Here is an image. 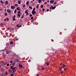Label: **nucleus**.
<instances>
[{
  "label": "nucleus",
  "mask_w": 76,
  "mask_h": 76,
  "mask_svg": "<svg viewBox=\"0 0 76 76\" xmlns=\"http://www.w3.org/2000/svg\"><path fill=\"white\" fill-rule=\"evenodd\" d=\"M63 73V71H62L61 72V73Z\"/></svg>",
  "instance_id": "obj_38"
},
{
  "label": "nucleus",
  "mask_w": 76,
  "mask_h": 76,
  "mask_svg": "<svg viewBox=\"0 0 76 76\" xmlns=\"http://www.w3.org/2000/svg\"><path fill=\"white\" fill-rule=\"evenodd\" d=\"M16 12H17V10H15L14 12V13H16Z\"/></svg>",
  "instance_id": "obj_19"
},
{
  "label": "nucleus",
  "mask_w": 76,
  "mask_h": 76,
  "mask_svg": "<svg viewBox=\"0 0 76 76\" xmlns=\"http://www.w3.org/2000/svg\"><path fill=\"white\" fill-rule=\"evenodd\" d=\"M17 10H20V9H19V7H18L17 8Z\"/></svg>",
  "instance_id": "obj_18"
},
{
  "label": "nucleus",
  "mask_w": 76,
  "mask_h": 76,
  "mask_svg": "<svg viewBox=\"0 0 76 76\" xmlns=\"http://www.w3.org/2000/svg\"><path fill=\"white\" fill-rule=\"evenodd\" d=\"M16 18V16L14 15L13 17V18Z\"/></svg>",
  "instance_id": "obj_37"
},
{
  "label": "nucleus",
  "mask_w": 76,
  "mask_h": 76,
  "mask_svg": "<svg viewBox=\"0 0 76 76\" xmlns=\"http://www.w3.org/2000/svg\"><path fill=\"white\" fill-rule=\"evenodd\" d=\"M6 3L7 4H9V3H8V1H6Z\"/></svg>",
  "instance_id": "obj_17"
},
{
  "label": "nucleus",
  "mask_w": 76,
  "mask_h": 76,
  "mask_svg": "<svg viewBox=\"0 0 76 76\" xmlns=\"http://www.w3.org/2000/svg\"><path fill=\"white\" fill-rule=\"evenodd\" d=\"M7 11L9 13H11V11L9 10H7Z\"/></svg>",
  "instance_id": "obj_6"
},
{
  "label": "nucleus",
  "mask_w": 76,
  "mask_h": 76,
  "mask_svg": "<svg viewBox=\"0 0 76 76\" xmlns=\"http://www.w3.org/2000/svg\"><path fill=\"white\" fill-rule=\"evenodd\" d=\"M7 20V21H8L9 20V18H7L6 19Z\"/></svg>",
  "instance_id": "obj_34"
},
{
  "label": "nucleus",
  "mask_w": 76,
  "mask_h": 76,
  "mask_svg": "<svg viewBox=\"0 0 76 76\" xmlns=\"http://www.w3.org/2000/svg\"><path fill=\"white\" fill-rule=\"evenodd\" d=\"M32 14H30V15L29 16L30 17H32Z\"/></svg>",
  "instance_id": "obj_36"
},
{
  "label": "nucleus",
  "mask_w": 76,
  "mask_h": 76,
  "mask_svg": "<svg viewBox=\"0 0 76 76\" xmlns=\"http://www.w3.org/2000/svg\"><path fill=\"white\" fill-rule=\"evenodd\" d=\"M22 27V26L21 25L19 26V27Z\"/></svg>",
  "instance_id": "obj_54"
},
{
  "label": "nucleus",
  "mask_w": 76,
  "mask_h": 76,
  "mask_svg": "<svg viewBox=\"0 0 76 76\" xmlns=\"http://www.w3.org/2000/svg\"><path fill=\"white\" fill-rule=\"evenodd\" d=\"M36 13V12L35 11H32V14L33 15H35V14Z\"/></svg>",
  "instance_id": "obj_3"
},
{
  "label": "nucleus",
  "mask_w": 76,
  "mask_h": 76,
  "mask_svg": "<svg viewBox=\"0 0 76 76\" xmlns=\"http://www.w3.org/2000/svg\"><path fill=\"white\" fill-rule=\"evenodd\" d=\"M10 62L11 63H12L13 62V61H10Z\"/></svg>",
  "instance_id": "obj_41"
},
{
  "label": "nucleus",
  "mask_w": 76,
  "mask_h": 76,
  "mask_svg": "<svg viewBox=\"0 0 76 76\" xmlns=\"http://www.w3.org/2000/svg\"><path fill=\"white\" fill-rule=\"evenodd\" d=\"M9 72H12V71H11V70H10V69H9Z\"/></svg>",
  "instance_id": "obj_29"
},
{
  "label": "nucleus",
  "mask_w": 76,
  "mask_h": 76,
  "mask_svg": "<svg viewBox=\"0 0 76 76\" xmlns=\"http://www.w3.org/2000/svg\"><path fill=\"white\" fill-rule=\"evenodd\" d=\"M0 67H1V66H0Z\"/></svg>",
  "instance_id": "obj_64"
},
{
  "label": "nucleus",
  "mask_w": 76,
  "mask_h": 76,
  "mask_svg": "<svg viewBox=\"0 0 76 76\" xmlns=\"http://www.w3.org/2000/svg\"><path fill=\"white\" fill-rule=\"evenodd\" d=\"M59 69H60V70H62V69H61V68H59Z\"/></svg>",
  "instance_id": "obj_46"
},
{
  "label": "nucleus",
  "mask_w": 76,
  "mask_h": 76,
  "mask_svg": "<svg viewBox=\"0 0 76 76\" xmlns=\"http://www.w3.org/2000/svg\"><path fill=\"white\" fill-rule=\"evenodd\" d=\"M41 8H42L44 7V6L43 5H41Z\"/></svg>",
  "instance_id": "obj_28"
},
{
  "label": "nucleus",
  "mask_w": 76,
  "mask_h": 76,
  "mask_svg": "<svg viewBox=\"0 0 76 76\" xmlns=\"http://www.w3.org/2000/svg\"><path fill=\"white\" fill-rule=\"evenodd\" d=\"M14 72H15V71H13V73H14Z\"/></svg>",
  "instance_id": "obj_61"
},
{
  "label": "nucleus",
  "mask_w": 76,
  "mask_h": 76,
  "mask_svg": "<svg viewBox=\"0 0 76 76\" xmlns=\"http://www.w3.org/2000/svg\"><path fill=\"white\" fill-rule=\"evenodd\" d=\"M28 61V62H30L31 61V60H29Z\"/></svg>",
  "instance_id": "obj_49"
},
{
  "label": "nucleus",
  "mask_w": 76,
  "mask_h": 76,
  "mask_svg": "<svg viewBox=\"0 0 76 76\" xmlns=\"http://www.w3.org/2000/svg\"><path fill=\"white\" fill-rule=\"evenodd\" d=\"M4 20L5 21H6V20H6V19H5Z\"/></svg>",
  "instance_id": "obj_48"
},
{
  "label": "nucleus",
  "mask_w": 76,
  "mask_h": 76,
  "mask_svg": "<svg viewBox=\"0 0 76 76\" xmlns=\"http://www.w3.org/2000/svg\"><path fill=\"white\" fill-rule=\"evenodd\" d=\"M10 28H8L7 29L8 30H10Z\"/></svg>",
  "instance_id": "obj_44"
},
{
  "label": "nucleus",
  "mask_w": 76,
  "mask_h": 76,
  "mask_svg": "<svg viewBox=\"0 0 76 76\" xmlns=\"http://www.w3.org/2000/svg\"><path fill=\"white\" fill-rule=\"evenodd\" d=\"M15 20H16V18H13V20L14 21H15Z\"/></svg>",
  "instance_id": "obj_24"
},
{
  "label": "nucleus",
  "mask_w": 76,
  "mask_h": 76,
  "mask_svg": "<svg viewBox=\"0 0 76 76\" xmlns=\"http://www.w3.org/2000/svg\"><path fill=\"white\" fill-rule=\"evenodd\" d=\"M37 76H39V75H38V74H37Z\"/></svg>",
  "instance_id": "obj_57"
},
{
  "label": "nucleus",
  "mask_w": 76,
  "mask_h": 76,
  "mask_svg": "<svg viewBox=\"0 0 76 76\" xmlns=\"http://www.w3.org/2000/svg\"><path fill=\"white\" fill-rule=\"evenodd\" d=\"M45 1V0H43V1Z\"/></svg>",
  "instance_id": "obj_63"
},
{
  "label": "nucleus",
  "mask_w": 76,
  "mask_h": 76,
  "mask_svg": "<svg viewBox=\"0 0 76 76\" xmlns=\"http://www.w3.org/2000/svg\"><path fill=\"white\" fill-rule=\"evenodd\" d=\"M48 3H47V2H45V3H44V4H47Z\"/></svg>",
  "instance_id": "obj_23"
},
{
  "label": "nucleus",
  "mask_w": 76,
  "mask_h": 76,
  "mask_svg": "<svg viewBox=\"0 0 76 76\" xmlns=\"http://www.w3.org/2000/svg\"><path fill=\"white\" fill-rule=\"evenodd\" d=\"M17 26L18 27H19V25H17Z\"/></svg>",
  "instance_id": "obj_51"
},
{
  "label": "nucleus",
  "mask_w": 76,
  "mask_h": 76,
  "mask_svg": "<svg viewBox=\"0 0 76 76\" xmlns=\"http://www.w3.org/2000/svg\"><path fill=\"white\" fill-rule=\"evenodd\" d=\"M49 1H47V2H48H48H49Z\"/></svg>",
  "instance_id": "obj_58"
},
{
  "label": "nucleus",
  "mask_w": 76,
  "mask_h": 76,
  "mask_svg": "<svg viewBox=\"0 0 76 76\" xmlns=\"http://www.w3.org/2000/svg\"><path fill=\"white\" fill-rule=\"evenodd\" d=\"M5 16H7V13H5Z\"/></svg>",
  "instance_id": "obj_26"
},
{
  "label": "nucleus",
  "mask_w": 76,
  "mask_h": 76,
  "mask_svg": "<svg viewBox=\"0 0 76 76\" xmlns=\"http://www.w3.org/2000/svg\"><path fill=\"white\" fill-rule=\"evenodd\" d=\"M30 3H33V1H31Z\"/></svg>",
  "instance_id": "obj_53"
},
{
  "label": "nucleus",
  "mask_w": 76,
  "mask_h": 76,
  "mask_svg": "<svg viewBox=\"0 0 76 76\" xmlns=\"http://www.w3.org/2000/svg\"><path fill=\"white\" fill-rule=\"evenodd\" d=\"M46 65H47V66H48L49 64V63L48 62H47L46 63Z\"/></svg>",
  "instance_id": "obj_14"
},
{
  "label": "nucleus",
  "mask_w": 76,
  "mask_h": 76,
  "mask_svg": "<svg viewBox=\"0 0 76 76\" xmlns=\"http://www.w3.org/2000/svg\"><path fill=\"white\" fill-rule=\"evenodd\" d=\"M45 69V68H42V70H44V69Z\"/></svg>",
  "instance_id": "obj_25"
},
{
  "label": "nucleus",
  "mask_w": 76,
  "mask_h": 76,
  "mask_svg": "<svg viewBox=\"0 0 76 76\" xmlns=\"http://www.w3.org/2000/svg\"><path fill=\"white\" fill-rule=\"evenodd\" d=\"M25 13L27 15H28V11L26 10Z\"/></svg>",
  "instance_id": "obj_9"
},
{
  "label": "nucleus",
  "mask_w": 76,
  "mask_h": 76,
  "mask_svg": "<svg viewBox=\"0 0 76 76\" xmlns=\"http://www.w3.org/2000/svg\"><path fill=\"white\" fill-rule=\"evenodd\" d=\"M56 7V6L53 7V6H52L50 7V9H52L53 10H54V9H55Z\"/></svg>",
  "instance_id": "obj_2"
},
{
  "label": "nucleus",
  "mask_w": 76,
  "mask_h": 76,
  "mask_svg": "<svg viewBox=\"0 0 76 76\" xmlns=\"http://www.w3.org/2000/svg\"><path fill=\"white\" fill-rule=\"evenodd\" d=\"M21 2V1H18V4H20V2Z\"/></svg>",
  "instance_id": "obj_10"
},
{
  "label": "nucleus",
  "mask_w": 76,
  "mask_h": 76,
  "mask_svg": "<svg viewBox=\"0 0 76 76\" xmlns=\"http://www.w3.org/2000/svg\"><path fill=\"white\" fill-rule=\"evenodd\" d=\"M0 2L1 3H3V4H4V2L3 1H2L1 0L0 1Z\"/></svg>",
  "instance_id": "obj_16"
},
{
  "label": "nucleus",
  "mask_w": 76,
  "mask_h": 76,
  "mask_svg": "<svg viewBox=\"0 0 76 76\" xmlns=\"http://www.w3.org/2000/svg\"><path fill=\"white\" fill-rule=\"evenodd\" d=\"M33 1H35V0H33Z\"/></svg>",
  "instance_id": "obj_62"
},
{
  "label": "nucleus",
  "mask_w": 76,
  "mask_h": 76,
  "mask_svg": "<svg viewBox=\"0 0 76 76\" xmlns=\"http://www.w3.org/2000/svg\"><path fill=\"white\" fill-rule=\"evenodd\" d=\"M0 10L1 11V10H2V9H0Z\"/></svg>",
  "instance_id": "obj_55"
},
{
  "label": "nucleus",
  "mask_w": 76,
  "mask_h": 76,
  "mask_svg": "<svg viewBox=\"0 0 76 76\" xmlns=\"http://www.w3.org/2000/svg\"><path fill=\"white\" fill-rule=\"evenodd\" d=\"M10 69H13V66H11L10 67Z\"/></svg>",
  "instance_id": "obj_31"
},
{
  "label": "nucleus",
  "mask_w": 76,
  "mask_h": 76,
  "mask_svg": "<svg viewBox=\"0 0 76 76\" xmlns=\"http://www.w3.org/2000/svg\"><path fill=\"white\" fill-rule=\"evenodd\" d=\"M60 65H61V63L60 64Z\"/></svg>",
  "instance_id": "obj_60"
},
{
  "label": "nucleus",
  "mask_w": 76,
  "mask_h": 76,
  "mask_svg": "<svg viewBox=\"0 0 76 76\" xmlns=\"http://www.w3.org/2000/svg\"><path fill=\"white\" fill-rule=\"evenodd\" d=\"M35 8L34 7L33 9V11H35Z\"/></svg>",
  "instance_id": "obj_30"
},
{
  "label": "nucleus",
  "mask_w": 76,
  "mask_h": 76,
  "mask_svg": "<svg viewBox=\"0 0 76 76\" xmlns=\"http://www.w3.org/2000/svg\"><path fill=\"white\" fill-rule=\"evenodd\" d=\"M23 18V16H22L21 17V18Z\"/></svg>",
  "instance_id": "obj_50"
},
{
  "label": "nucleus",
  "mask_w": 76,
  "mask_h": 76,
  "mask_svg": "<svg viewBox=\"0 0 76 76\" xmlns=\"http://www.w3.org/2000/svg\"><path fill=\"white\" fill-rule=\"evenodd\" d=\"M16 67H15L12 68V70L13 71H15V70H16Z\"/></svg>",
  "instance_id": "obj_5"
},
{
  "label": "nucleus",
  "mask_w": 76,
  "mask_h": 76,
  "mask_svg": "<svg viewBox=\"0 0 76 76\" xmlns=\"http://www.w3.org/2000/svg\"><path fill=\"white\" fill-rule=\"evenodd\" d=\"M39 8V5H37L36 6V8L37 9H38Z\"/></svg>",
  "instance_id": "obj_12"
},
{
  "label": "nucleus",
  "mask_w": 76,
  "mask_h": 76,
  "mask_svg": "<svg viewBox=\"0 0 76 76\" xmlns=\"http://www.w3.org/2000/svg\"><path fill=\"white\" fill-rule=\"evenodd\" d=\"M22 67H23V66L21 64L19 65V69H22Z\"/></svg>",
  "instance_id": "obj_4"
},
{
  "label": "nucleus",
  "mask_w": 76,
  "mask_h": 76,
  "mask_svg": "<svg viewBox=\"0 0 76 76\" xmlns=\"http://www.w3.org/2000/svg\"><path fill=\"white\" fill-rule=\"evenodd\" d=\"M6 52V54H9V52L8 51H7Z\"/></svg>",
  "instance_id": "obj_21"
},
{
  "label": "nucleus",
  "mask_w": 76,
  "mask_h": 76,
  "mask_svg": "<svg viewBox=\"0 0 76 76\" xmlns=\"http://www.w3.org/2000/svg\"><path fill=\"white\" fill-rule=\"evenodd\" d=\"M53 4H57V2H54Z\"/></svg>",
  "instance_id": "obj_35"
},
{
  "label": "nucleus",
  "mask_w": 76,
  "mask_h": 76,
  "mask_svg": "<svg viewBox=\"0 0 76 76\" xmlns=\"http://www.w3.org/2000/svg\"><path fill=\"white\" fill-rule=\"evenodd\" d=\"M17 13H18V16L20 17V15H22V14L21 13L20 11H18L17 12Z\"/></svg>",
  "instance_id": "obj_1"
},
{
  "label": "nucleus",
  "mask_w": 76,
  "mask_h": 76,
  "mask_svg": "<svg viewBox=\"0 0 76 76\" xmlns=\"http://www.w3.org/2000/svg\"><path fill=\"white\" fill-rule=\"evenodd\" d=\"M50 2L51 3V4H53V3L54 2V1L53 0H51L50 1Z\"/></svg>",
  "instance_id": "obj_7"
},
{
  "label": "nucleus",
  "mask_w": 76,
  "mask_h": 76,
  "mask_svg": "<svg viewBox=\"0 0 76 76\" xmlns=\"http://www.w3.org/2000/svg\"><path fill=\"white\" fill-rule=\"evenodd\" d=\"M10 44H11V45L13 44V42H10Z\"/></svg>",
  "instance_id": "obj_20"
},
{
  "label": "nucleus",
  "mask_w": 76,
  "mask_h": 76,
  "mask_svg": "<svg viewBox=\"0 0 76 76\" xmlns=\"http://www.w3.org/2000/svg\"><path fill=\"white\" fill-rule=\"evenodd\" d=\"M15 7H17V6H18V4H16L15 5Z\"/></svg>",
  "instance_id": "obj_22"
},
{
  "label": "nucleus",
  "mask_w": 76,
  "mask_h": 76,
  "mask_svg": "<svg viewBox=\"0 0 76 76\" xmlns=\"http://www.w3.org/2000/svg\"><path fill=\"white\" fill-rule=\"evenodd\" d=\"M34 19V17H31V19Z\"/></svg>",
  "instance_id": "obj_42"
},
{
  "label": "nucleus",
  "mask_w": 76,
  "mask_h": 76,
  "mask_svg": "<svg viewBox=\"0 0 76 76\" xmlns=\"http://www.w3.org/2000/svg\"><path fill=\"white\" fill-rule=\"evenodd\" d=\"M64 71H65V70H66V68L64 69Z\"/></svg>",
  "instance_id": "obj_47"
},
{
  "label": "nucleus",
  "mask_w": 76,
  "mask_h": 76,
  "mask_svg": "<svg viewBox=\"0 0 76 76\" xmlns=\"http://www.w3.org/2000/svg\"><path fill=\"white\" fill-rule=\"evenodd\" d=\"M13 75H14L13 74H11V76H13Z\"/></svg>",
  "instance_id": "obj_39"
},
{
  "label": "nucleus",
  "mask_w": 76,
  "mask_h": 76,
  "mask_svg": "<svg viewBox=\"0 0 76 76\" xmlns=\"http://www.w3.org/2000/svg\"><path fill=\"white\" fill-rule=\"evenodd\" d=\"M23 7H25V4H23Z\"/></svg>",
  "instance_id": "obj_27"
},
{
  "label": "nucleus",
  "mask_w": 76,
  "mask_h": 76,
  "mask_svg": "<svg viewBox=\"0 0 76 76\" xmlns=\"http://www.w3.org/2000/svg\"><path fill=\"white\" fill-rule=\"evenodd\" d=\"M7 66H9V64H7Z\"/></svg>",
  "instance_id": "obj_40"
},
{
  "label": "nucleus",
  "mask_w": 76,
  "mask_h": 76,
  "mask_svg": "<svg viewBox=\"0 0 76 76\" xmlns=\"http://www.w3.org/2000/svg\"><path fill=\"white\" fill-rule=\"evenodd\" d=\"M41 0H38L39 3H41Z\"/></svg>",
  "instance_id": "obj_11"
},
{
  "label": "nucleus",
  "mask_w": 76,
  "mask_h": 76,
  "mask_svg": "<svg viewBox=\"0 0 76 76\" xmlns=\"http://www.w3.org/2000/svg\"><path fill=\"white\" fill-rule=\"evenodd\" d=\"M15 64V63H13L12 64V65H14Z\"/></svg>",
  "instance_id": "obj_32"
},
{
  "label": "nucleus",
  "mask_w": 76,
  "mask_h": 76,
  "mask_svg": "<svg viewBox=\"0 0 76 76\" xmlns=\"http://www.w3.org/2000/svg\"><path fill=\"white\" fill-rule=\"evenodd\" d=\"M44 10H45V9H43L42 10V11H44Z\"/></svg>",
  "instance_id": "obj_45"
},
{
  "label": "nucleus",
  "mask_w": 76,
  "mask_h": 76,
  "mask_svg": "<svg viewBox=\"0 0 76 76\" xmlns=\"http://www.w3.org/2000/svg\"><path fill=\"white\" fill-rule=\"evenodd\" d=\"M29 7L30 9H31V10H32V7L31 6H29Z\"/></svg>",
  "instance_id": "obj_13"
},
{
  "label": "nucleus",
  "mask_w": 76,
  "mask_h": 76,
  "mask_svg": "<svg viewBox=\"0 0 76 76\" xmlns=\"http://www.w3.org/2000/svg\"><path fill=\"white\" fill-rule=\"evenodd\" d=\"M29 1H28L26 2V4L27 5H28V4H29Z\"/></svg>",
  "instance_id": "obj_15"
},
{
  "label": "nucleus",
  "mask_w": 76,
  "mask_h": 76,
  "mask_svg": "<svg viewBox=\"0 0 76 76\" xmlns=\"http://www.w3.org/2000/svg\"><path fill=\"white\" fill-rule=\"evenodd\" d=\"M11 8L12 9H15V7H14L13 6H12L11 7Z\"/></svg>",
  "instance_id": "obj_8"
},
{
  "label": "nucleus",
  "mask_w": 76,
  "mask_h": 76,
  "mask_svg": "<svg viewBox=\"0 0 76 76\" xmlns=\"http://www.w3.org/2000/svg\"><path fill=\"white\" fill-rule=\"evenodd\" d=\"M7 72H6V75H7Z\"/></svg>",
  "instance_id": "obj_56"
},
{
  "label": "nucleus",
  "mask_w": 76,
  "mask_h": 76,
  "mask_svg": "<svg viewBox=\"0 0 76 76\" xmlns=\"http://www.w3.org/2000/svg\"><path fill=\"white\" fill-rule=\"evenodd\" d=\"M0 25H1V26H3V23H1L0 24Z\"/></svg>",
  "instance_id": "obj_33"
},
{
  "label": "nucleus",
  "mask_w": 76,
  "mask_h": 76,
  "mask_svg": "<svg viewBox=\"0 0 76 76\" xmlns=\"http://www.w3.org/2000/svg\"><path fill=\"white\" fill-rule=\"evenodd\" d=\"M63 67H65V66H66V65H63Z\"/></svg>",
  "instance_id": "obj_52"
},
{
  "label": "nucleus",
  "mask_w": 76,
  "mask_h": 76,
  "mask_svg": "<svg viewBox=\"0 0 76 76\" xmlns=\"http://www.w3.org/2000/svg\"><path fill=\"white\" fill-rule=\"evenodd\" d=\"M49 9H48L47 10V12H48V11H49Z\"/></svg>",
  "instance_id": "obj_43"
},
{
  "label": "nucleus",
  "mask_w": 76,
  "mask_h": 76,
  "mask_svg": "<svg viewBox=\"0 0 76 76\" xmlns=\"http://www.w3.org/2000/svg\"><path fill=\"white\" fill-rule=\"evenodd\" d=\"M41 11H42V10H40V12H41Z\"/></svg>",
  "instance_id": "obj_59"
}]
</instances>
